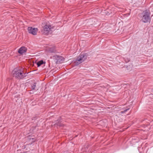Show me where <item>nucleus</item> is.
Returning <instances> with one entry per match:
<instances>
[{"instance_id": "nucleus-2", "label": "nucleus", "mask_w": 153, "mask_h": 153, "mask_svg": "<svg viewBox=\"0 0 153 153\" xmlns=\"http://www.w3.org/2000/svg\"><path fill=\"white\" fill-rule=\"evenodd\" d=\"M141 21L145 23L150 22L151 21L150 17L151 13L149 10H145L141 13Z\"/></svg>"}, {"instance_id": "nucleus-7", "label": "nucleus", "mask_w": 153, "mask_h": 153, "mask_svg": "<svg viewBox=\"0 0 153 153\" xmlns=\"http://www.w3.org/2000/svg\"><path fill=\"white\" fill-rule=\"evenodd\" d=\"M56 62L57 64L62 63L64 60V59L61 56H57L56 59Z\"/></svg>"}, {"instance_id": "nucleus-4", "label": "nucleus", "mask_w": 153, "mask_h": 153, "mask_svg": "<svg viewBox=\"0 0 153 153\" xmlns=\"http://www.w3.org/2000/svg\"><path fill=\"white\" fill-rule=\"evenodd\" d=\"M52 27L51 25L49 24L45 25L43 27L44 31L43 32L45 34H47L48 32L51 30Z\"/></svg>"}, {"instance_id": "nucleus-12", "label": "nucleus", "mask_w": 153, "mask_h": 153, "mask_svg": "<svg viewBox=\"0 0 153 153\" xmlns=\"http://www.w3.org/2000/svg\"><path fill=\"white\" fill-rule=\"evenodd\" d=\"M55 125H56L58 126H62V124H61L60 123H58L57 122L56 123H55Z\"/></svg>"}, {"instance_id": "nucleus-9", "label": "nucleus", "mask_w": 153, "mask_h": 153, "mask_svg": "<svg viewBox=\"0 0 153 153\" xmlns=\"http://www.w3.org/2000/svg\"><path fill=\"white\" fill-rule=\"evenodd\" d=\"M36 82H34L31 85V87L32 90H34L36 86Z\"/></svg>"}, {"instance_id": "nucleus-11", "label": "nucleus", "mask_w": 153, "mask_h": 153, "mask_svg": "<svg viewBox=\"0 0 153 153\" xmlns=\"http://www.w3.org/2000/svg\"><path fill=\"white\" fill-rule=\"evenodd\" d=\"M129 109V108H127V109H126L124 110L123 111H121V113L122 114H123V113H125L127 111H128Z\"/></svg>"}, {"instance_id": "nucleus-13", "label": "nucleus", "mask_w": 153, "mask_h": 153, "mask_svg": "<svg viewBox=\"0 0 153 153\" xmlns=\"http://www.w3.org/2000/svg\"><path fill=\"white\" fill-rule=\"evenodd\" d=\"M90 145H87V146H85V149H88L90 146Z\"/></svg>"}, {"instance_id": "nucleus-17", "label": "nucleus", "mask_w": 153, "mask_h": 153, "mask_svg": "<svg viewBox=\"0 0 153 153\" xmlns=\"http://www.w3.org/2000/svg\"><path fill=\"white\" fill-rule=\"evenodd\" d=\"M93 23L91 24V25H93Z\"/></svg>"}, {"instance_id": "nucleus-5", "label": "nucleus", "mask_w": 153, "mask_h": 153, "mask_svg": "<svg viewBox=\"0 0 153 153\" xmlns=\"http://www.w3.org/2000/svg\"><path fill=\"white\" fill-rule=\"evenodd\" d=\"M28 31L29 33L33 35H36L37 34L38 29L36 28L29 27L28 28Z\"/></svg>"}, {"instance_id": "nucleus-1", "label": "nucleus", "mask_w": 153, "mask_h": 153, "mask_svg": "<svg viewBox=\"0 0 153 153\" xmlns=\"http://www.w3.org/2000/svg\"><path fill=\"white\" fill-rule=\"evenodd\" d=\"M13 76L16 78L20 79H22L26 76L28 73H24L21 69L16 68L12 71Z\"/></svg>"}, {"instance_id": "nucleus-3", "label": "nucleus", "mask_w": 153, "mask_h": 153, "mask_svg": "<svg viewBox=\"0 0 153 153\" xmlns=\"http://www.w3.org/2000/svg\"><path fill=\"white\" fill-rule=\"evenodd\" d=\"M88 54L85 53H81L76 59L74 62L75 65H78L82 62L84 61L87 58Z\"/></svg>"}, {"instance_id": "nucleus-14", "label": "nucleus", "mask_w": 153, "mask_h": 153, "mask_svg": "<svg viewBox=\"0 0 153 153\" xmlns=\"http://www.w3.org/2000/svg\"><path fill=\"white\" fill-rule=\"evenodd\" d=\"M105 13H106V14L107 15H109L110 14V13H108V12L107 11V12H105Z\"/></svg>"}, {"instance_id": "nucleus-18", "label": "nucleus", "mask_w": 153, "mask_h": 153, "mask_svg": "<svg viewBox=\"0 0 153 153\" xmlns=\"http://www.w3.org/2000/svg\"><path fill=\"white\" fill-rule=\"evenodd\" d=\"M32 139H33V138H32Z\"/></svg>"}, {"instance_id": "nucleus-6", "label": "nucleus", "mask_w": 153, "mask_h": 153, "mask_svg": "<svg viewBox=\"0 0 153 153\" xmlns=\"http://www.w3.org/2000/svg\"><path fill=\"white\" fill-rule=\"evenodd\" d=\"M27 51V48L22 46L20 47L18 51V52L19 53L21 54H23L25 53Z\"/></svg>"}, {"instance_id": "nucleus-16", "label": "nucleus", "mask_w": 153, "mask_h": 153, "mask_svg": "<svg viewBox=\"0 0 153 153\" xmlns=\"http://www.w3.org/2000/svg\"><path fill=\"white\" fill-rule=\"evenodd\" d=\"M135 142H136V143H137V142H138V141H136Z\"/></svg>"}, {"instance_id": "nucleus-8", "label": "nucleus", "mask_w": 153, "mask_h": 153, "mask_svg": "<svg viewBox=\"0 0 153 153\" xmlns=\"http://www.w3.org/2000/svg\"><path fill=\"white\" fill-rule=\"evenodd\" d=\"M45 62H44L42 60H41L40 61L38 62L37 63V65L38 67L42 65L45 63Z\"/></svg>"}, {"instance_id": "nucleus-15", "label": "nucleus", "mask_w": 153, "mask_h": 153, "mask_svg": "<svg viewBox=\"0 0 153 153\" xmlns=\"http://www.w3.org/2000/svg\"><path fill=\"white\" fill-rule=\"evenodd\" d=\"M130 60L129 59H128L127 61H126V62H127L129 61Z\"/></svg>"}, {"instance_id": "nucleus-10", "label": "nucleus", "mask_w": 153, "mask_h": 153, "mask_svg": "<svg viewBox=\"0 0 153 153\" xmlns=\"http://www.w3.org/2000/svg\"><path fill=\"white\" fill-rule=\"evenodd\" d=\"M49 51L50 53H55L56 52V50L54 48H50Z\"/></svg>"}]
</instances>
